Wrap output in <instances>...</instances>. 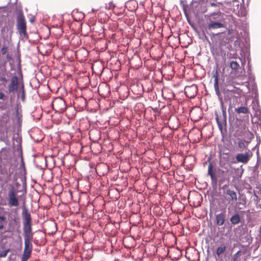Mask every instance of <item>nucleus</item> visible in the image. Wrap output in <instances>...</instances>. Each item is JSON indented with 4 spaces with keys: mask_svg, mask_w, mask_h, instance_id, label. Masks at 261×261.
Masks as SVG:
<instances>
[{
    "mask_svg": "<svg viewBox=\"0 0 261 261\" xmlns=\"http://www.w3.org/2000/svg\"><path fill=\"white\" fill-rule=\"evenodd\" d=\"M17 161L11 149L2 148L0 150V185L2 187L12 181L17 187L19 185L17 181Z\"/></svg>",
    "mask_w": 261,
    "mask_h": 261,
    "instance_id": "obj_1",
    "label": "nucleus"
},
{
    "mask_svg": "<svg viewBox=\"0 0 261 261\" xmlns=\"http://www.w3.org/2000/svg\"><path fill=\"white\" fill-rule=\"evenodd\" d=\"M5 200L10 207H17L20 203V196L18 195V190L12 184H8L4 189Z\"/></svg>",
    "mask_w": 261,
    "mask_h": 261,
    "instance_id": "obj_2",
    "label": "nucleus"
},
{
    "mask_svg": "<svg viewBox=\"0 0 261 261\" xmlns=\"http://www.w3.org/2000/svg\"><path fill=\"white\" fill-rule=\"evenodd\" d=\"M14 120L10 116V112L7 111L0 116V127L4 130L3 136L0 139L2 141H6L8 138V133L9 130L14 126Z\"/></svg>",
    "mask_w": 261,
    "mask_h": 261,
    "instance_id": "obj_3",
    "label": "nucleus"
},
{
    "mask_svg": "<svg viewBox=\"0 0 261 261\" xmlns=\"http://www.w3.org/2000/svg\"><path fill=\"white\" fill-rule=\"evenodd\" d=\"M22 216L23 218V230L24 239H33V233L32 228V218L30 213L26 208L23 201Z\"/></svg>",
    "mask_w": 261,
    "mask_h": 261,
    "instance_id": "obj_4",
    "label": "nucleus"
},
{
    "mask_svg": "<svg viewBox=\"0 0 261 261\" xmlns=\"http://www.w3.org/2000/svg\"><path fill=\"white\" fill-rule=\"evenodd\" d=\"M18 54V50L11 42L9 43L8 45L3 44L0 50V58L3 59L5 63L13 61L14 55H17L19 57Z\"/></svg>",
    "mask_w": 261,
    "mask_h": 261,
    "instance_id": "obj_5",
    "label": "nucleus"
},
{
    "mask_svg": "<svg viewBox=\"0 0 261 261\" xmlns=\"http://www.w3.org/2000/svg\"><path fill=\"white\" fill-rule=\"evenodd\" d=\"M16 29L21 37L24 38L28 37L27 31V21L22 11L19 12L16 16Z\"/></svg>",
    "mask_w": 261,
    "mask_h": 261,
    "instance_id": "obj_6",
    "label": "nucleus"
},
{
    "mask_svg": "<svg viewBox=\"0 0 261 261\" xmlns=\"http://www.w3.org/2000/svg\"><path fill=\"white\" fill-rule=\"evenodd\" d=\"M222 115H218L217 113L216 115V120L222 134H224L226 132V124H227V116L226 108H224V106H222Z\"/></svg>",
    "mask_w": 261,
    "mask_h": 261,
    "instance_id": "obj_7",
    "label": "nucleus"
},
{
    "mask_svg": "<svg viewBox=\"0 0 261 261\" xmlns=\"http://www.w3.org/2000/svg\"><path fill=\"white\" fill-rule=\"evenodd\" d=\"M6 232L13 233L14 232L19 233L20 232V222L18 217H14L12 219L9 220Z\"/></svg>",
    "mask_w": 261,
    "mask_h": 261,
    "instance_id": "obj_8",
    "label": "nucleus"
},
{
    "mask_svg": "<svg viewBox=\"0 0 261 261\" xmlns=\"http://www.w3.org/2000/svg\"><path fill=\"white\" fill-rule=\"evenodd\" d=\"M19 86L18 77L16 75L13 76L7 86L6 93L10 95V100L13 98V95L17 92Z\"/></svg>",
    "mask_w": 261,
    "mask_h": 261,
    "instance_id": "obj_9",
    "label": "nucleus"
},
{
    "mask_svg": "<svg viewBox=\"0 0 261 261\" xmlns=\"http://www.w3.org/2000/svg\"><path fill=\"white\" fill-rule=\"evenodd\" d=\"M32 239H24V247L21 261H28L31 257L33 246L31 243Z\"/></svg>",
    "mask_w": 261,
    "mask_h": 261,
    "instance_id": "obj_10",
    "label": "nucleus"
},
{
    "mask_svg": "<svg viewBox=\"0 0 261 261\" xmlns=\"http://www.w3.org/2000/svg\"><path fill=\"white\" fill-rule=\"evenodd\" d=\"M53 108L58 113H63L66 109L65 100L60 97L56 98L52 102Z\"/></svg>",
    "mask_w": 261,
    "mask_h": 261,
    "instance_id": "obj_11",
    "label": "nucleus"
},
{
    "mask_svg": "<svg viewBox=\"0 0 261 261\" xmlns=\"http://www.w3.org/2000/svg\"><path fill=\"white\" fill-rule=\"evenodd\" d=\"M252 156V153L250 150L244 153H239L236 155V159L237 163L247 164Z\"/></svg>",
    "mask_w": 261,
    "mask_h": 261,
    "instance_id": "obj_12",
    "label": "nucleus"
},
{
    "mask_svg": "<svg viewBox=\"0 0 261 261\" xmlns=\"http://www.w3.org/2000/svg\"><path fill=\"white\" fill-rule=\"evenodd\" d=\"M226 219V213L224 211L215 216V224L219 226H222L225 224Z\"/></svg>",
    "mask_w": 261,
    "mask_h": 261,
    "instance_id": "obj_13",
    "label": "nucleus"
},
{
    "mask_svg": "<svg viewBox=\"0 0 261 261\" xmlns=\"http://www.w3.org/2000/svg\"><path fill=\"white\" fill-rule=\"evenodd\" d=\"M197 90V86L195 85L187 86L185 88V94L189 98H194L196 95Z\"/></svg>",
    "mask_w": 261,
    "mask_h": 261,
    "instance_id": "obj_14",
    "label": "nucleus"
},
{
    "mask_svg": "<svg viewBox=\"0 0 261 261\" xmlns=\"http://www.w3.org/2000/svg\"><path fill=\"white\" fill-rule=\"evenodd\" d=\"M224 193L228 196V203H229L230 201L232 202L237 201L238 199L237 194L234 191L232 190L229 188H227L224 192Z\"/></svg>",
    "mask_w": 261,
    "mask_h": 261,
    "instance_id": "obj_15",
    "label": "nucleus"
},
{
    "mask_svg": "<svg viewBox=\"0 0 261 261\" xmlns=\"http://www.w3.org/2000/svg\"><path fill=\"white\" fill-rule=\"evenodd\" d=\"M208 174L210 176L213 184H216L217 182V178L213 171V165L212 163H210L208 166Z\"/></svg>",
    "mask_w": 261,
    "mask_h": 261,
    "instance_id": "obj_16",
    "label": "nucleus"
},
{
    "mask_svg": "<svg viewBox=\"0 0 261 261\" xmlns=\"http://www.w3.org/2000/svg\"><path fill=\"white\" fill-rule=\"evenodd\" d=\"M13 25V23L10 24L9 21H8L7 23H6L5 25L2 28L1 30V34L4 36L9 32H10V34H11L12 33Z\"/></svg>",
    "mask_w": 261,
    "mask_h": 261,
    "instance_id": "obj_17",
    "label": "nucleus"
},
{
    "mask_svg": "<svg viewBox=\"0 0 261 261\" xmlns=\"http://www.w3.org/2000/svg\"><path fill=\"white\" fill-rule=\"evenodd\" d=\"M247 129L244 125H241L238 126L235 129L234 136L236 137H243L244 134L246 131Z\"/></svg>",
    "mask_w": 261,
    "mask_h": 261,
    "instance_id": "obj_18",
    "label": "nucleus"
},
{
    "mask_svg": "<svg viewBox=\"0 0 261 261\" xmlns=\"http://www.w3.org/2000/svg\"><path fill=\"white\" fill-rule=\"evenodd\" d=\"M72 17L76 21L82 20L85 17L84 14L82 12H79L77 10H74L72 12Z\"/></svg>",
    "mask_w": 261,
    "mask_h": 261,
    "instance_id": "obj_19",
    "label": "nucleus"
},
{
    "mask_svg": "<svg viewBox=\"0 0 261 261\" xmlns=\"http://www.w3.org/2000/svg\"><path fill=\"white\" fill-rule=\"evenodd\" d=\"M226 250V246L224 244H221L218 247L216 250V254L217 257H220Z\"/></svg>",
    "mask_w": 261,
    "mask_h": 261,
    "instance_id": "obj_20",
    "label": "nucleus"
},
{
    "mask_svg": "<svg viewBox=\"0 0 261 261\" xmlns=\"http://www.w3.org/2000/svg\"><path fill=\"white\" fill-rule=\"evenodd\" d=\"M242 137L243 140L246 141L247 143H250L251 140L253 138L254 135L251 132L247 129Z\"/></svg>",
    "mask_w": 261,
    "mask_h": 261,
    "instance_id": "obj_21",
    "label": "nucleus"
},
{
    "mask_svg": "<svg viewBox=\"0 0 261 261\" xmlns=\"http://www.w3.org/2000/svg\"><path fill=\"white\" fill-rule=\"evenodd\" d=\"M224 27L223 23L214 21H211L208 25V29H217Z\"/></svg>",
    "mask_w": 261,
    "mask_h": 261,
    "instance_id": "obj_22",
    "label": "nucleus"
},
{
    "mask_svg": "<svg viewBox=\"0 0 261 261\" xmlns=\"http://www.w3.org/2000/svg\"><path fill=\"white\" fill-rule=\"evenodd\" d=\"M230 221L233 225L239 224L241 221L240 215L238 213L234 214L230 218Z\"/></svg>",
    "mask_w": 261,
    "mask_h": 261,
    "instance_id": "obj_23",
    "label": "nucleus"
},
{
    "mask_svg": "<svg viewBox=\"0 0 261 261\" xmlns=\"http://www.w3.org/2000/svg\"><path fill=\"white\" fill-rule=\"evenodd\" d=\"M214 88L216 92V94L218 97L221 96V93L219 88V79L217 75L214 76Z\"/></svg>",
    "mask_w": 261,
    "mask_h": 261,
    "instance_id": "obj_24",
    "label": "nucleus"
},
{
    "mask_svg": "<svg viewBox=\"0 0 261 261\" xmlns=\"http://www.w3.org/2000/svg\"><path fill=\"white\" fill-rule=\"evenodd\" d=\"M8 80L6 77L5 74L0 75V89H3L6 87Z\"/></svg>",
    "mask_w": 261,
    "mask_h": 261,
    "instance_id": "obj_25",
    "label": "nucleus"
},
{
    "mask_svg": "<svg viewBox=\"0 0 261 261\" xmlns=\"http://www.w3.org/2000/svg\"><path fill=\"white\" fill-rule=\"evenodd\" d=\"M249 144V143H247L246 141L243 139L240 140L238 143V148L240 151H243L245 149H248Z\"/></svg>",
    "mask_w": 261,
    "mask_h": 261,
    "instance_id": "obj_26",
    "label": "nucleus"
},
{
    "mask_svg": "<svg viewBox=\"0 0 261 261\" xmlns=\"http://www.w3.org/2000/svg\"><path fill=\"white\" fill-rule=\"evenodd\" d=\"M235 111L238 114H248L249 113V110L248 108L246 107H240L235 109Z\"/></svg>",
    "mask_w": 261,
    "mask_h": 261,
    "instance_id": "obj_27",
    "label": "nucleus"
},
{
    "mask_svg": "<svg viewBox=\"0 0 261 261\" xmlns=\"http://www.w3.org/2000/svg\"><path fill=\"white\" fill-rule=\"evenodd\" d=\"M239 66V64L236 61H232L230 63V68L235 71L238 70Z\"/></svg>",
    "mask_w": 261,
    "mask_h": 261,
    "instance_id": "obj_28",
    "label": "nucleus"
},
{
    "mask_svg": "<svg viewBox=\"0 0 261 261\" xmlns=\"http://www.w3.org/2000/svg\"><path fill=\"white\" fill-rule=\"evenodd\" d=\"M242 253L239 251L233 255V261H242L241 260Z\"/></svg>",
    "mask_w": 261,
    "mask_h": 261,
    "instance_id": "obj_29",
    "label": "nucleus"
},
{
    "mask_svg": "<svg viewBox=\"0 0 261 261\" xmlns=\"http://www.w3.org/2000/svg\"><path fill=\"white\" fill-rule=\"evenodd\" d=\"M116 5L112 1L110 2L108 4H106L105 8L107 10L113 11Z\"/></svg>",
    "mask_w": 261,
    "mask_h": 261,
    "instance_id": "obj_30",
    "label": "nucleus"
},
{
    "mask_svg": "<svg viewBox=\"0 0 261 261\" xmlns=\"http://www.w3.org/2000/svg\"><path fill=\"white\" fill-rule=\"evenodd\" d=\"M10 251V249H7L3 251H0V258L5 257L8 253Z\"/></svg>",
    "mask_w": 261,
    "mask_h": 261,
    "instance_id": "obj_31",
    "label": "nucleus"
},
{
    "mask_svg": "<svg viewBox=\"0 0 261 261\" xmlns=\"http://www.w3.org/2000/svg\"><path fill=\"white\" fill-rule=\"evenodd\" d=\"M25 96V90H24V86H23V85H22L21 86V98L22 101H24Z\"/></svg>",
    "mask_w": 261,
    "mask_h": 261,
    "instance_id": "obj_32",
    "label": "nucleus"
},
{
    "mask_svg": "<svg viewBox=\"0 0 261 261\" xmlns=\"http://www.w3.org/2000/svg\"><path fill=\"white\" fill-rule=\"evenodd\" d=\"M6 97L7 96H6V94L3 92L0 91V99L1 100L5 99Z\"/></svg>",
    "mask_w": 261,
    "mask_h": 261,
    "instance_id": "obj_33",
    "label": "nucleus"
},
{
    "mask_svg": "<svg viewBox=\"0 0 261 261\" xmlns=\"http://www.w3.org/2000/svg\"><path fill=\"white\" fill-rule=\"evenodd\" d=\"M6 218L4 216H0V224L3 223L4 221L5 220Z\"/></svg>",
    "mask_w": 261,
    "mask_h": 261,
    "instance_id": "obj_34",
    "label": "nucleus"
},
{
    "mask_svg": "<svg viewBox=\"0 0 261 261\" xmlns=\"http://www.w3.org/2000/svg\"><path fill=\"white\" fill-rule=\"evenodd\" d=\"M12 213H14V214H15L16 215L17 214L18 212H17V208H13L12 210Z\"/></svg>",
    "mask_w": 261,
    "mask_h": 261,
    "instance_id": "obj_35",
    "label": "nucleus"
},
{
    "mask_svg": "<svg viewBox=\"0 0 261 261\" xmlns=\"http://www.w3.org/2000/svg\"><path fill=\"white\" fill-rule=\"evenodd\" d=\"M16 116L17 117V119H18V121H19L20 119V118L19 116V114H18V111H17V113H16Z\"/></svg>",
    "mask_w": 261,
    "mask_h": 261,
    "instance_id": "obj_36",
    "label": "nucleus"
},
{
    "mask_svg": "<svg viewBox=\"0 0 261 261\" xmlns=\"http://www.w3.org/2000/svg\"><path fill=\"white\" fill-rule=\"evenodd\" d=\"M35 21V18L33 17L30 19V21L32 23H33Z\"/></svg>",
    "mask_w": 261,
    "mask_h": 261,
    "instance_id": "obj_37",
    "label": "nucleus"
},
{
    "mask_svg": "<svg viewBox=\"0 0 261 261\" xmlns=\"http://www.w3.org/2000/svg\"><path fill=\"white\" fill-rule=\"evenodd\" d=\"M4 228L3 223L0 224V230H2Z\"/></svg>",
    "mask_w": 261,
    "mask_h": 261,
    "instance_id": "obj_38",
    "label": "nucleus"
},
{
    "mask_svg": "<svg viewBox=\"0 0 261 261\" xmlns=\"http://www.w3.org/2000/svg\"><path fill=\"white\" fill-rule=\"evenodd\" d=\"M80 52H81V50H78V51H76V53H75V55H76V56H77L79 55V54H80Z\"/></svg>",
    "mask_w": 261,
    "mask_h": 261,
    "instance_id": "obj_39",
    "label": "nucleus"
},
{
    "mask_svg": "<svg viewBox=\"0 0 261 261\" xmlns=\"http://www.w3.org/2000/svg\"><path fill=\"white\" fill-rule=\"evenodd\" d=\"M242 201L243 202L242 203V204H244V205H245V204H246V199H242Z\"/></svg>",
    "mask_w": 261,
    "mask_h": 261,
    "instance_id": "obj_40",
    "label": "nucleus"
},
{
    "mask_svg": "<svg viewBox=\"0 0 261 261\" xmlns=\"http://www.w3.org/2000/svg\"><path fill=\"white\" fill-rule=\"evenodd\" d=\"M227 90L231 91V92H234L235 91L234 88H233V89H228Z\"/></svg>",
    "mask_w": 261,
    "mask_h": 261,
    "instance_id": "obj_41",
    "label": "nucleus"
},
{
    "mask_svg": "<svg viewBox=\"0 0 261 261\" xmlns=\"http://www.w3.org/2000/svg\"><path fill=\"white\" fill-rule=\"evenodd\" d=\"M215 4H214V3H213V4H212V6H215Z\"/></svg>",
    "mask_w": 261,
    "mask_h": 261,
    "instance_id": "obj_42",
    "label": "nucleus"
},
{
    "mask_svg": "<svg viewBox=\"0 0 261 261\" xmlns=\"http://www.w3.org/2000/svg\"><path fill=\"white\" fill-rule=\"evenodd\" d=\"M260 231H261V225H260Z\"/></svg>",
    "mask_w": 261,
    "mask_h": 261,
    "instance_id": "obj_43",
    "label": "nucleus"
}]
</instances>
